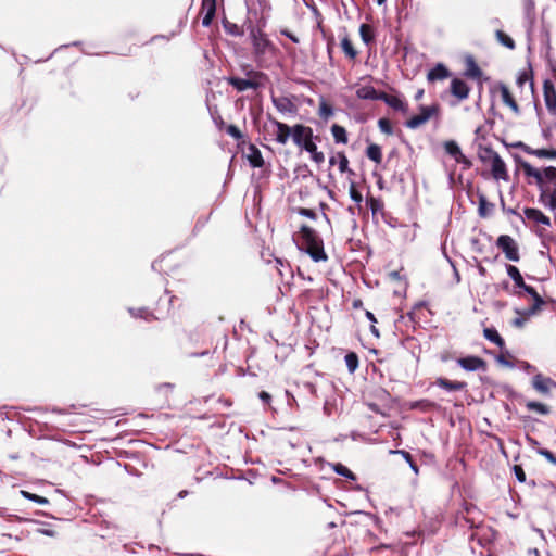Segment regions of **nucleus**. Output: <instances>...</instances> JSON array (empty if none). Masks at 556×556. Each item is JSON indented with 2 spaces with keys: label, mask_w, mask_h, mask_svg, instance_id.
I'll return each mask as SVG.
<instances>
[{
  "label": "nucleus",
  "mask_w": 556,
  "mask_h": 556,
  "mask_svg": "<svg viewBox=\"0 0 556 556\" xmlns=\"http://www.w3.org/2000/svg\"><path fill=\"white\" fill-rule=\"evenodd\" d=\"M298 247L305 251L314 262H325L328 258L323 240L314 229L307 226H302L300 229Z\"/></svg>",
  "instance_id": "nucleus-1"
},
{
  "label": "nucleus",
  "mask_w": 556,
  "mask_h": 556,
  "mask_svg": "<svg viewBox=\"0 0 556 556\" xmlns=\"http://www.w3.org/2000/svg\"><path fill=\"white\" fill-rule=\"evenodd\" d=\"M255 56L261 60L275 52V47L267 36L258 28H252L250 33Z\"/></svg>",
  "instance_id": "nucleus-2"
},
{
  "label": "nucleus",
  "mask_w": 556,
  "mask_h": 556,
  "mask_svg": "<svg viewBox=\"0 0 556 556\" xmlns=\"http://www.w3.org/2000/svg\"><path fill=\"white\" fill-rule=\"evenodd\" d=\"M292 139L298 147L304 149L307 152L311 150L314 151V148L316 147L313 141L312 128L301 124L294 125L292 127Z\"/></svg>",
  "instance_id": "nucleus-3"
},
{
  "label": "nucleus",
  "mask_w": 556,
  "mask_h": 556,
  "mask_svg": "<svg viewBox=\"0 0 556 556\" xmlns=\"http://www.w3.org/2000/svg\"><path fill=\"white\" fill-rule=\"evenodd\" d=\"M438 113V105L420 106V112L417 115L412 116L406 123V127L416 129L421 125L426 124L432 116Z\"/></svg>",
  "instance_id": "nucleus-4"
},
{
  "label": "nucleus",
  "mask_w": 556,
  "mask_h": 556,
  "mask_svg": "<svg viewBox=\"0 0 556 556\" xmlns=\"http://www.w3.org/2000/svg\"><path fill=\"white\" fill-rule=\"evenodd\" d=\"M490 166L492 176L495 180L507 181L509 179L506 164L498 153L491 152Z\"/></svg>",
  "instance_id": "nucleus-5"
},
{
  "label": "nucleus",
  "mask_w": 556,
  "mask_h": 556,
  "mask_svg": "<svg viewBox=\"0 0 556 556\" xmlns=\"http://www.w3.org/2000/svg\"><path fill=\"white\" fill-rule=\"evenodd\" d=\"M497 247L502 249L505 256L509 261H519V252L514 239L507 235H502L497 238Z\"/></svg>",
  "instance_id": "nucleus-6"
},
{
  "label": "nucleus",
  "mask_w": 556,
  "mask_h": 556,
  "mask_svg": "<svg viewBox=\"0 0 556 556\" xmlns=\"http://www.w3.org/2000/svg\"><path fill=\"white\" fill-rule=\"evenodd\" d=\"M444 151L448 154L456 163L463 164L465 168L471 166V162L464 155L460 147L454 140H447L443 143Z\"/></svg>",
  "instance_id": "nucleus-7"
},
{
  "label": "nucleus",
  "mask_w": 556,
  "mask_h": 556,
  "mask_svg": "<svg viewBox=\"0 0 556 556\" xmlns=\"http://www.w3.org/2000/svg\"><path fill=\"white\" fill-rule=\"evenodd\" d=\"M544 101L547 110L552 114H556V90L551 80H545L543 84Z\"/></svg>",
  "instance_id": "nucleus-8"
},
{
  "label": "nucleus",
  "mask_w": 556,
  "mask_h": 556,
  "mask_svg": "<svg viewBox=\"0 0 556 556\" xmlns=\"http://www.w3.org/2000/svg\"><path fill=\"white\" fill-rule=\"evenodd\" d=\"M271 125L276 128L274 135L276 137V141L280 144H286L292 136V127H289L287 124L278 122L276 119L271 121Z\"/></svg>",
  "instance_id": "nucleus-9"
},
{
  "label": "nucleus",
  "mask_w": 556,
  "mask_h": 556,
  "mask_svg": "<svg viewBox=\"0 0 556 556\" xmlns=\"http://www.w3.org/2000/svg\"><path fill=\"white\" fill-rule=\"evenodd\" d=\"M523 215L527 219L532 220L536 224L544 225L545 227L551 226V219L539 208L527 207L523 210Z\"/></svg>",
  "instance_id": "nucleus-10"
},
{
  "label": "nucleus",
  "mask_w": 556,
  "mask_h": 556,
  "mask_svg": "<svg viewBox=\"0 0 556 556\" xmlns=\"http://www.w3.org/2000/svg\"><path fill=\"white\" fill-rule=\"evenodd\" d=\"M498 90L501 93L502 101L505 105H507L515 115L520 114V109L514 99L513 94L510 93L508 87L504 84L498 85Z\"/></svg>",
  "instance_id": "nucleus-11"
},
{
  "label": "nucleus",
  "mask_w": 556,
  "mask_h": 556,
  "mask_svg": "<svg viewBox=\"0 0 556 556\" xmlns=\"http://www.w3.org/2000/svg\"><path fill=\"white\" fill-rule=\"evenodd\" d=\"M203 14L202 25L210 26L216 12V0H203L202 1V10Z\"/></svg>",
  "instance_id": "nucleus-12"
},
{
  "label": "nucleus",
  "mask_w": 556,
  "mask_h": 556,
  "mask_svg": "<svg viewBox=\"0 0 556 556\" xmlns=\"http://www.w3.org/2000/svg\"><path fill=\"white\" fill-rule=\"evenodd\" d=\"M539 201L545 207L556 211V188L546 187L540 192Z\"/></svg>",
  "instance_id": "nucleus-13"
},
{
  "label": "nucleus",
  "mask_w": 556,
  "mask_h": 556,
  "mask_svg": "<svg viewBox=\"0 0 556 556\" xmlns=\"http://www.w3.org/2000/svg\"><path fill=\"white\" fill-rule=\"evenodd\" d=\"M521 167L527 177H532L535 180V182L540 189V192L546 188V186L543 182V172L533 167L532 165H530L527 162H523L521 164Z\"/></svg>",
  "instance_id": "nucleus-14"
},
{
  "label": "nucleus",
  "mask_w": 556,
  "mask_h": 556,
  "mask_svg": "<svg viewBox=\"0 0 556 556\" xmlns=\"http://www.w3.org/2000/svg\"><path fill=\"white\" fill-rule=\"evenodd\" d=\"M380 100H383L389 106L403 113L407 112L406 102L399 96L381 93Z\"/></svg>",
  "instance_id": "nucleus-15"
},
{
  "label": "nucleus",
  "mask_w": 556,
  "mask_h": 556,
  "mask_svg": "<svg viewBox=\"0 0 556 556\" xmlns=\"http://www.w3.org/2000/svg\"><path fill=\"white\" fill-rule=\"evenodd\" d=\"M451 92L453 96H455L459 100H464L469 94V87L468 85L458 78H454L451 81Z\"/></svg>",
  "instance_id": "nucleus-16"
},
{
  "label": "nucleus",
  "mask_w": 556,
  "mask_h": 556,
  "mask_svg": "<svg viewBox=\"0 0 556 556\" xmlns=\"http://www.w3.org/2000/svg\"><path fill=\"white\" fill-rule=\"evenodd\" d=\"M273 103L275 108L282 114H294L296 109L295 105L288 98L280 97L274 98Z\"/></svg>",
  "instance_id": "nucleus-17"
},
{
  "label": "nucleus",
  "mask_w": 556,
  "mask_h": 556,
  "mask_svg": "<svg viewBox=\"0 0 556 556\" xmlns=\"http://www.w3.org/2000/svg\"><path fill=\"white\" fill-rule=\"evenodd\" d=\"M522 147H523V151L527 154L534 155L540 159H551V160L556 159V150L555 149H549V150L548 149H532L531 147L525 146V144H522Z\"/></svg>",
  "instance_id": "nucleus-18"
},
{
  "label": "nucleus",
  "mask_w": 556,
  "mask_h": 556,
  "mask_svg": "<svg viewBox=\"0 0 556 556\" xmlns=\"http://www.w3.org/2000/svg\"><path fill=\"white\" fill-rule=\"evenodd\" d=\"M458 362H459V365L464 369L469 370V371L479 370L480 368L484 367L483 361L481 358L475 357V356L465 357V358L459 359Z\"/></svg>",
  "instance_id": "nucleus-19"
},
{
  "label": "nucleus",
  "mask_w": 556,
  "mask_h": 556,
  "mask_svg": "<svg viewBox=\"0 0 556 556\" xmlns=\"http://www.w3.org/2000/svg\"><path fill=\"white\" fill-rule=\"evenodd\" d=\"M247 159L253 167L263 166L264 160L261 151L254 146H250L247 151Z\"/></svg>",
  "instance_id": "nucleus-20"
},
{
  "label": "nucleus",
  "mask_w": 556,
  "mask_h": 556,
  "mask_svg": "<svg viewBox=\"0 0 556 556\" xmlns=\"http://www.w3.org/2000/svg\"><path fill=\"white\" fill-rule=\"evenodd\" d=\"M356 96L364 100H380L381 93H378L372 86H362L356 90Z\"/></svg>",
  "instance_id": "nucleus-21"
},
{
  "label": "nucleus",
  "mask_w": 556,
  "mask_h": 556,
  "mask_svg": "<svg viewBox=\"0 0 556 556\" xmlns=\"http://www.w3.org/2000/svg\"><path fill=\"white\" fill-rule=\"evenodd\" d=\"M329 163L331 165L338 164L339 170L342 174L348 172L351 173V170L349 169V160L343 152H338L336 155L331 156Z\"/></svg>",
  "instance_id": "nucleus-22"
},
{
  "label": "nucleus",
  "mask_w": 556,
  "mask_h": 556,
  "mask_svg": "<svg viewBox=\"0 0 556 556\" xmlns=\"http://www.w3.org/2000/svg\"><path fill=\"white\" fill-rule=\"evenodd\" d=\"M229 83L231 86H233L238 91H244L248 89H255L257 87V84L250 80V79H243V78H230Z\"/></svg>",
  "instance_id": "nucleus-23"
},
{
  "label": "nucleus",
  "mask_w": 556,
  "mask_h": 556,
  "mask_svg": "<svg viewBox=\"0 0 556 556\" xmlns=\"http://www.w3.org/2000/svg\"><path fill=\"white\" fill-rule=\"evenodd\" d=\"M448 76V71L443 64L435 65L429 73L428 79L430 81L444 79Z\"/></svg>",
  "instance_id": "nucleus-24"
},
{
  "label": "nucleus",
  "mask_w": 556,
  "mask_h": 556,
  "mask_svg": "<svg viewBox=\"0 0 556 556\" xmlns=\"http://www.w3.org/2000/svg\"><path fill=\"white\" fill-rule=\"evenodd\" d=\"M525 406L528 410L530 412H535L540 415H547L549 414V407L546 406L545 404L543 403H540V402H535V401H527L525 403Z\"/></svg>",
  "instance_id": "nucleus-25"
},
{
  "label": "nucleus",
  "mask_w": 556,
  "mask_h": 556,
  "mask_svg": "<svg viewBox=\"0 0 556 556\" xmlns=\"http://www.w3.org/2000/svg\"><path fill=\"white\" fill-rule=\"evenodd\" d=\"M331 134H332L336 142L344 143V144L348 142V135H346V130L344 127L334 124L331 127Z\"/></svg>",
  "instance_id": "nucleus-26"
},
{
  "label": "nucleus",
  "mask_w": 556,
  "mask_h": 556,
  "mask_svg": "<svg viewBox=\"0 0 556 556\" xmlns=\"http://www.w3.org/2000/svg\"><path fill=\"white\" fill-rule=\"evenodd\" d=\"M366 154H367L368 159H370L371 161H374L377 164L381 163V161H382L381 148L378 144H375V143L370 144L367 148Z\"/></svg>",
  "instance_id": "nucleus-27"
},
{
  "label": "nucleus",
  "mask_w": 556,
  "mask_h": 556,
  "mask_svg": "<svg viewBox=\"0 0 556 556\" xmlns=\"http://www.w3.org/2000/svg\"><path fill=\"white\" fill-rule=\"evenodd\" d=\"M506 270H507V275L514 280L515 285L517 287H521L523 286L525 281H523V278L519 271V269L514 266V265H508L506 267Z\"/></svg>",
  "instance_id": "nucleus-28"
},
{
  "label": "nucleus",
  "mask_w": 556,
  "mask_h": 556,
  "mask_svg": "<svg viewBox=\"0 0 556 556\" xmlns=\"http://www.w3.org/2000/svg\"><path fill=\"white\" fill-rule=\"evenodd\" d=\"M341 48L343 50V52L345 53L346 56H349L350 59H355L356 55H357V51L354 49L351 40L349 39V37H343L342 40H341Z\"/></svg>",
  "instance_id": "nucleus-29"
},
{
  "label": "nucleus",
  "mask_w": 556,
  "mask_h": 556,
  "mask_svg": "<svg viewBox=\"0 0 556 556\" xmlns=\"http://www.w3.org/2000/svg\"><path fill=\"white\" fill-rule=\"evenodd\" d=\"M484 337L490 340L491 342L495 343L496 345L498 346H503L504 345V340L502 339V337L498 334V332L493 329V328H485L484 331Z\"/></svg>",
  "instance_id": "nucleus-30"
},
{
  "label": "nucleus",
  "mask_w": 556,
  "mask_h": 556,
  "mask_svg": "<svg viewBox=\"0 0 556 556\" xmlns=\"http://www.w3.org/2000/svg\"><path fill=\"white\" fill-rule=\"evenodd\" d=\"M466 75L472 78H478L481 76V70L476 64L472 58L467 59V71Z\"/></svg>",
  "instance_id": "nucleus-31"
},
{
  "label": "nucleus",
  "mask_w": 556,
  "mask_h": 556,
  "mask_svg": "<svg viewBox=\"0 0 556 556\" xmlns=\"http://www.w3.org/2000/svg\"><path fill=\"white\" fill-rule=\"evenodd\" d=\"M332 469L334 470L336 473H338L342 477H345L350 480L356 479L355 475L348 467H345L344 465H342L340 463L332 465Z\"/></svg>",
  "instance_id": "nucleus-32"
},
{
  "label": "nucleus",
  "mask_w": 556,
  "mask_h": 556,
  "mask_svg": "<svg viewBox=\"0 0 556 556\" xmlns=\"http://www.w3.org/2000/svg\"><path fill=\"white\" fill-rule=\"evenodd\" d=\"M359 35L365 43H369L374 39L372 28L367 24H362Z\"/></svg>",
  "instance_id": "nucleus-33"
},
{
  "label": "nucleus",
  "mask_w": 556,
  "mask_h": 556,
  "mask_svg": "<svg viewBox=\"0 0 556 556\" xmlns=\"http://www.w3.org/2000/svg\"><path fill=\"white\" fill-rule=\"evenodd\" d=\"M348 369L353 372L358 366V357L355 353H348L344 357Z\"/></svg>",
  "instance_id": "nucleus-34"
},
{
  "label": "nucleus",
  "mask_w": 556,
  "mask_h": 556,
  "mask_svg": "<svg viewBox=\"0 0 556 556\" xmlns=\"http://www.w3.org/2000/svg\"><path fill=\"white\" fill-rule=\"evenodd\" d=\"M496 38H497V40L503 46L507 47L508 49H514L515 48L514 40L507 34H505L504 31L497 30L496 31Z\"/></svg>",
  "instance_id": "nucleus-35"
},
{
  "label": "nucleus",
  "mask_w": 556,
  "mask_h": 556,
  "mask_svg": "<svg viewBox=\"0 0 556 556\" xmlns=\"http://www.w3.org/2000/svg\"><path fill=\"white\" fill-rule=\"evenodd\" d=\"M319 115L325 119H328L333 115V110L331 105L328 104L325 100H320L319 102Z\"/></svg>",
  "instance_id": "nucleus-36"
},
{
  "label": "nucleus",
  "mask_w": 556,
  "mask_h": 556,
  "mask_svg": "<svg viewBox=\"0 0 556 556\" xmlns=\"http://www.w3.org/2000/svg\"><path fill=\"white\" fill-rule=\"evenodd\" d=\"M21 494H22L25 498L30 500V501H33V502H35V503L40 504V505H47V504L49 503L48 498L42 497V496H39V495H37V494L29 493V492L24 491V490H23V491H21Z\"/></svg>",
  "instance_id": "nucleus-37"
},
{
  "label": "nucleus",
  "mask_w": 556,
  "mask_h": 556,
  "mask_svg": "<svg viewBox=\"0 0 556 556\" xmlns=\"http://www.w3.org/2000/svg\"><path fill=\"white\" fill-rule=\"evenodd\" d=\"M349 193H350L351 199L354 202H356L357 204H359L363 201V197H362L361 192L357 191L355 184H353V182L350 185Z\"/></svg>",
  "instance_id": "nucleus-38"
},
{
  "label": "nucleus",
  "mask_w": 556,
  "mask_h": 556,
  "mask_svg": "<svg viewBox=\"0 0 556 556\" xmlns=\"http://www.w3.org/2000/svg\"><path fill=\"white\" fill-rule=\"evenodd\" d=\"M308 153L311 154V159L317 164H321L325 161V155L317 150V146L314 148V151L311 150Z\"/></svg>",
  "instance_id": "nucleus-39"
},
{
  "label": "nucleus",
  "mask_w": 556,
  "mask_h": 556,
  "mask_svg": "<svg viewBox=\"0 0 556 556\" xmlns=\"http://www.w3.org/2000/svg\"><path fill=\"white\" fill-rule=\"evenodd\" d=\"M367 203L374 214H376L382 208V203L376 198H369L367 200Z\"/></svg>",
  "instance_id": "nucleus-40"
},
{
  "label": "nucleus",
  "mask_w": 556,
  "mask_h": 556,
  "mask_svg": "<svg viewBox=\"0 0 556 556\" xmlns=\"http://www.w3.org/2000/svg\"><path fill=\"white\" fill-rule=\"evenodd\" d=\"M554 181L556 179V167L549 166L543 170V180Z\"/></svg>",
  "instance_id": "nucleus-41"
},
{
  "label": "nucleus",
  "mask_w": 556,
  "mask_h": 556,
  "mask_svg": "<svg viewBox=\"0 0 556 556\" xmlns=\"http://www.w3.org/2000/svg\"><path fill=\"white\" fill-rule=\"evenodd\" d=\"M378 125H379V128H380V130L382 132H384V134H391L392 132V127H391L390 122L388 119H384V118L379 119Z\"/></svg>",
  "instance_id": "nucleus-42"
},
{
  "label": "nucleus",
  "mask_w": 556,
  "mask_h": 556,
  "mask_svg": "<svg viewBox=\"0 0 556 556\" xmlns=\"http://www.w3.org/2000/svg\"><path fill=\"white\" fill-rule=\"evenodd\" d=\"M520 288H522L528 294H530L531 296L534 298V300L538 302V303H541L542 300L540 298V295L538 294V292L534 290V288H532L531 286H528L526 283H523V286H521Z\"/></svg>",
  "instance_id": "nucleus-43"
},
{
  "label": "nucleus",
  "mask_w": 556,
  "mask_h": 556,
  "mask_svg": "<svg viewBox=\"0 0 556 556\" xmlns=\"http://www.w3.org/2000/svg\"><path fill=\"white\" fill-rule=\"evenodd\" d=\"M514 472H515L516 478L520 482H525L526 481V473H525L523 469L520 466L515 465L514 466Z\"/></svg>",
  "instance_id": "nucleus-44"
},
{
  "label": "nucleus",
  "mask_w": 556,
  "mask_h": 556,
  "mask_svg": "<svg viewBox=\"0 0 556 556\" xmlns=\"http://www.w3.org/2000/svg\"><path fill=\"white\" fill-rule=\"evenodd\" d=\"M227 132H228L231 137H233V138H237V139L241 138V132H240V130H239L236 126H233V125H230V126L227 128Z\"/></svg>",
  "instance_id": "nucleus-45"
},
{
  "label": "nucleus",
  "mask_w": 556,
  "mask_h": 556,
  "mask_svg": "<svg viewBox=\"0 0 556 556\" xmlns=\"http://www.w3.org/2000/svg\"><path fill=\"white\" fill-rule=\"evenodd\" d=\"M540 454L543 455L548 462L556 464V457L554 454L547 450L540 451Z\"/></svg>",
  "instance_id": "nucleus-46"
},
{
  "label": "nucleus",
  "mask_w": 556,
  "mask_h": 556,
  "mask_svg": "<svg viewBox=\"0 0 556 556\" xmlns=\"http://www.w3.org/2000/svg\"><path fill=\"white\" fill-rule=\"evenodd\" d=\"M391 453L402 455L407 463H410L413 460L412 455L406 451L397 450V451H391Z\"/></svg>",
  "instance_id": "nucleus-47"
},
{
  "label": "nucleus",
  "mask_w": 556,
  "mask_h": 556,
  "mask_svg": "<svg viewBox=\"0 0 556 556\" xmlns=\"http://www.w3.org/2000/svg\"><path fill=\"white\" fill-rule=\"evenodd\" d=\"M538 392L541 394H547L549 392V386L548 384H534Z\"/></svg>",
  "instance_id": "nucleus-48"
},
{
  "label": "nucleus",
  "mask_w": 556,
  "mask_h": 556,
  "mask_svg": "<svg viewBox=\"0 0 556 556\" xmlns=\"http://www.w3.org/2000/svg\"><path fill=\"white\" fill-rule=\"evenodd\" d=\"M281 34L283 36L288 37L289 39H291L293 42H295V43L299 42V38L296 36H294L293 34H291L288 29H282Z\"/></svg>",
  "instance_id": "nucleus-49"
},
{
  "label": "nucleus",
  "mask_w": 556,
  "mask_h": 556,
  "mask_svg": "<svg viewBox=\"0 0 556 556\" xmlns=\"http://www.w3.org/2000/svg\"><path fill=\"white\" fill-rule=\"evenodd\" d=\"M527 318L525 317H518L513 320V325L515 327L521 328L526 324Z\"/></svg>",
  "instance_id": "nucleus-50"
},
{
  "label": "nucleus",
  "mask_w": 556,
  "mask_h": 556,
  "mask_svg": "<svg viewBox=\"0 0 556 556\" xmlns=\"http://www.w3.org/2000/svg\"><path fill=\"white\" fill-rule=\"evenodd\" d=\"M444 389H446L447 391H455V390H458L460 387H463V384H452V383H448V384H441Z\"/></svg>",
  "instance_id": "nucleus-51"
},
{
  "label": "nucleus",
  "mask_w": 556,
  "mask_h": 556,
  "mask_svg": "<svg viewBox=\"0 0 556 556\" xmlns=\"http://www.w3.org/2000/svg\"><path fill=\"white\" fill-rule=\"evenodd\" d=\"M301 214L306 216V217H309V218H314L315 217V213L312 210H308V208H302L301 210Z\"/></svg>",
  "instance_id": "nucleus-52"
},
{
  "label": "nucleus",
  "mask_w": 556,
  "mask_h": 556,
  "mask_svg": "<svg viewBox=\"0 0 556 556\" xmlns=\"http://www.w3.org/2000/svg\"><path fill=\"white\" fill-rule=\"evenodd\" d=\"M260 399L264 402V403H269V400H270V394L267 393V392H261L260 393Z\"/></svg>",
  "instance_id": "nucleus-53"
},
{
  "label": "nucleus",
  "mask_w": 556,
  "mask_h": 556,
  "mask_svg": "<svg viewBox=\"0 0 556 556\" xmlns=\"http://www.w3.org/2000/svg\"><path fill=\"white\" fill-rule=\"evenodd\" d=\"M139 314H135L132 309H130V314L134 316H140L147 318V312L144 309H139Z\"/></svg>",
  "instance_id": "nucleus-54"
},
{
  "label": "nucleus",
  "mask_w": 556,
  "mask_h": 556,
  "mask_svg": "<svg viewBox=\"0 0 556 556\" xmlns=\"http://www.w3.org/2000/svg\"><path fill=\"white\" fill-rule=\"evenodd\" d=\"M526 80H527V75H521V76H519V77L517 78V84H518L519 86H522V85H523V83H525Z\"/></svg>",
  "instance_id": "nucleus-55"
},
{
  "label": "nucleus",
  "mask_w": 556,
  "mask_h": 556,
  "mask_svg": "<svg viewBox=\"0 0 556 556\" xmlns=\"http://www.w3.org/2000/svg\"><path fill=\"white\" fill-rule=\"evenodd\" d=\"M366 317L371 321V323H376V318L374 316V314L369 311L366 312Z\"/></svg>",
  "instance_id": "nucleus-56"
},
{
  "label": "nucleus",
  "mask_w": 556,
  "mask_h": 556,
  "mask_svg": "<svg viewBox=\"0 0 556 556\" xmlns=\"http://www.w3.org/2000/svg\"><path fill=\"white\" fill-rule=\"evenodd\" d=\"M408 464H409V466H410L412 470H413L415 473H418V471H419V470H418L417 465H416L413 460H412L410 463H408Z\"/></svg>",
  "instance_id": "nucleus-57"
},
{
  "label": "nucleus",
  "mask_w": 556,
  "mask_h": 556,
  "mask_svg": "<svg viewBox=\"0 0 556 556\" xmlns=\"http://www.w3.org/2000/svg\"><path fill=\"white\" fill-rule=\"evenodd\" d=\"M370 331H371V333H372L374 336L379 337V331H378V329L376 328V326H374V325H372V326H371V328H370Z\"/></svg>",
  "instance_id": "nucleus-58"
},
{
  "label": "nucleus",
  "mask_w": 556,
  "mask_h": 556,
  "mask_svg": "<svg viewBox=\"0 0 556 556\" xmlns=\"http://www.w3.org/2000/svg\"><path fill=\"white\" fill-rule=\"evenodd\" d=\"M478 270H479V274H480L481 276H484V275H485V268H484L483 266H479V267H478Z\"/></svg>",
  "instance_id": "nucleus-59"
},
{
  "label": "nucleus",
  "mask_w": 556,
  "mask_h": 556,
  "mask_svg": "<svg viewBox=\"0 0 556 556\" xmlns=\"http://www.w3.org/2000/svg\"><path fill=\"white\" fill-rule=\"evenodd\" d=\"M483 200L481 201V204H480V207H479V211L481 213V215H484V208H483Z\"/></svg>",
  "instance_id": "nucleus-60"
},
{
  "label": "nucleus",
  "mask_w": 556,
  "mask_h": 556,
  "mask_svg": "<svg viewBox=\"0 0 556 556\" xmlns=\"http://www.w3.org/2000/svg\"><path fill=\"white\" fill-rule=\"evenodd\" d=\"M40 532L46 534V535H52L53 534L52 531H50V530H41Z\"/></svg>",
  "instance_id": "nucleus-61"
},
{
  "label": "nucleus",
  "mask_w": 556,
  "mask_h": 556,
  "mask_svg": "<svg viewBox=\"0 0 556 556\" xmlns=\"http://www.w3.org/2000/svg\"><path fill=\"white\" fill-rule=\"evenodd\" d=\"M533 382L539 383V382H544V381H543V380H541V376H540V375H538V376L535 377V379H534V381H533Z\"/></svg>",
  "instance_id": "nucleus-62"
},
{
  "label": "nucleus",
  "mask_w": 556,
  "mask_h": 556,
  "mask_svg": "<svg viewBox=\"0 0 556 556\" xmlns=\"http://www.w3.org/2000/svg\"><path fill=\"white\" fill-rule=\"evenodd\" d=\"M530 553H533L534 556H540V553H539V551L536 548L531 549Z\"/></svg>",
  "instance_id": "nucleus-63"
},
{
  "label": "nucleus",
  "mask_w": 556,
  "mask_h": 556,
  "mask_svg": "<svg viewBox=\"0 0 556 556\" xmlns=\"http://www.w3.org/2000/svg\"><path fill=\"white\" fill-rule=\"evenodd\" d=\"M422 93H424V91H422V90H419V91L417 92V94H416V98H417V99L421 98Z\"/></svg>",
  "instance_id": "nucleus-64"
}]
</instances>
